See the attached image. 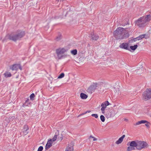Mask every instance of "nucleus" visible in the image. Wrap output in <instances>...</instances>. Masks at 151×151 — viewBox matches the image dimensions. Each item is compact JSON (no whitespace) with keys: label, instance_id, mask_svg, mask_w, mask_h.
<instances>
[{"label":"nucleus","instance_id":"1","mask_svg":"<svg viewBox=\"0 0 151 151\" xmlns=\"http://www.w3.org/2000/svg\"><path fill=\"white\" fill-rule=\"evenodd\" d=\"M24 35L25 33L24 32L19 31L11 34L9 35V39L10 40L16 42L20 40Z\"/></svg>","mask_w":151,"mask_h":151},{"label":"nucleus","instance_id":"2","mask_svg":"<svg viewBox=\"0 0 151 151\" xmlns=\"http://www.w3.org/2000/svg\"><path fill=\"white\" fill-rule=\"evenodd\" d=\"M123 31H124L123 28L121 27L117 28L114 32V37L117 40L123 39V37L122 35Z\"/></svg>","mask_w":151,"mask_h":151},{"label":"nucleus","instance_id":"3","mask_svg":"<svg viewBox=\"0 0 151 151\" xmlns=\"http://www.w3.org/2000/svg\"><path fill=\"white\" fill-rule=\"evenodd\" d=\"M142 98V100L147 101L151 98V89L147 88L146 90L143 92Z\"/></svg>","mask_w":151,"mask_h":151},{"label":"nucleus","instance_id":"4","mask_svg":"<svg viewBox=\"0 0 151 151\" xmlns=\"http://www.w3.org/2000/svg\"><path fill=\"white\" fill-rule=\"evenodd\" d=\"M147 143L143 141L137 140V146L136 149L138 150H141L148 146Z\"/></svg>","mask_w":151,"mask_h":151},{"label":"nucleus","instance_id":"5","mask_svg":"<svg viewBox=\"0 0 151 151\" xmlns=\"http://www.w3.org/2000/svg\"><path fill=\"white\" fill-rule=\"evenodd\" d=\"M66 51V50L64 48H59L56 50V53L57 56L59 59H61L62 57V55Z\"/></svg>","mask_w":151,"mask_h":151},{"label":"nucleus","instance_id":"6","mask_svg":"<svg viewBox=\"0 0 151 151\" xmlns=\"http://www.w3.org/2000/svg\"><path fill=\"white\" fill-rule=\"evenodd\" d=\"M143 18V17H141L137 19L135 22L136 25L139 27L144 26L146 23Z\"/></svg>","mask_w":151,"mask_h":151},{"label":"nucleus","instance_id":"7","mask_svg":"<svg viewBox=\"0 0 151 151\" xmlns=\"http://www.w3.org/2000/svg\"><path fill=\"white\" fill-rule=\"evenodd\" d=\"M110 104L109 103L108 101H106L101 104V106L102 107L101 108V110L103 114H104V113L105 109L106 107L107 106Z\"/></svg>","mask_w":151,"mask_h":151},{"label":"nucleus","instance_id":"8","mask_svg":"<svg viewBox=\"0 0 151 151\" xmlns=\"http://www.w3.org/2000/svg\"><path fill=\"white\" fill-rule=\"evenodd\" d=\"M97 86V83L93 84L88 88L87 91L89 93H91L96 88Z\"/></svg>","mask_w":151,"mask_h":151},{"label":"nucleus","instance_id":"9","mask_svg":"<svg viewBox=\"0 0 151 151\" xmlns=\"http://www.w3.org/2000/svg\"><path fill=\"white\" fill-rule=\"evenodd\" d=\"M115 115L114 111L113 109H111L106 114V116L107 118L113 117Z\"/></svg>","mask_w":151,"mask_h":151},{"label":"nucleus","instance_id":"10","mask_svg":"<svg viewBox=\"0 0 151 151\" xmlns=\"http://www.w3.org/2000/svg\"><path fill=\"white\" fill-rule=\"evenodd\" d=\"M119 47L122 49L128 50H130L128 48V43H123L121 44Z\"/></svg>","mask_w":151,"mask_h":151},{"label":"nucleus","instance_id":"11","mask_svg":"<svg viewBox=\"0 0 151 151\" xmlns=\"http://www.w3.org/2000/svg\"><path fill=\"white\" fill-rule=\"evenodd\" d=\"M65 151H73V144L70 143L68 144L67 147L66 148Z\"/></svg>","mask_w":151,"mask_h":151},{"label":"nucleus","instance_id":"12","mask_svg":"<svg viewBox=\"0 0 151 151\" xmlns=\"http://www.w3.org/2000/svg\"><path fill=\"white\" fill-rule=\"evenodd\" d=\"M52 142L51 140H48L46 144L45 149L46 150H47L49 149L52 146Z\"/></svg>","mask_w":151,"mask_h":151},{"label":"nucleus","instance_id":"13","mask_svg":"<svg viewBox=\"0 0 151 151\" xmlns=\"http://www.w3.org/2000/svg\"><path fill=\"white\" fill-rule=\"evenodd\" d=\"M25 106H28L30 107L31 106V103L29 101V99H27V100L25 101V102L22 105L23 107Z\"/></svg>","mask_w":151,"mask_h":151},{"label":"nucleus","instance_id":"14","mask_svg":"<svg viewBox=\"0 0 151 151\" xmlns=\"http://www.w3.org/2000/svg\"><path fill=\"white\" fill-rule=\"evenodd\" d=\"M99 36L98 35L94 34L93 33L91 34V38L94 40H96L98 39Z\"/></svg>","mask_w":151,"mask_h":151},{"label":"nucleus","instance_id":"15","mask_svg":"<svg viewBox=\"0 0 151 151\" xmlns=\"http://www.w3.org/2000/svg\"><path fill=\"white\" fill-rule=\"evenodd\" d=\"M125 135H123L122 137L119 138L118 140L116 141V143L117 144H120L123 141L124 138L125 137Z\"/></svg>","mask_w":151,"mask_h":151},{"label":"nucleus","instance_id":"16","mask_svg":"<svg viewBox=\"0 0 151 151\" xmlns=\"http://www.w3.org/2000/svg\"><path fill=\"white\" fill-rule=\"evenodd\" d=\"M144 18L143 19L145 21V23L147 22L150 21L151 18V16L150 14L147 15L146 17H143Z\"/></svg>","mask_w":151,"mask_h":151},{"label":"nucleus","instance_id":"17","mask_svg":"<svg viewBox=\"0 0 151 151\" xmlns=\"http://www.w3.org/2000/svg\"><path fill=\"white\" fill-rule=\"evenodd\" d=\"M28 129L29 128L28 126L27 125H24L23 127V132L24 133L25 135H26L28 133V132H27V131Z\"/></svg>","mask_w":151,"mask_h":151},{"label":"nucleus","instance_id":"18","mask_svg":"<svg viewBox=\"0 0 151 151\" xmlns=\"http://www.w3.org/2000/svg\"><path fill=\"white\" fill-rule=\"evenodd\" d=\"M145 123H148L149 122L147 121L146 120H141L136 122V123L134 124V125H137Z\"/></svg>","mask_w":151,"mask_h":151},{"label":"nucleus","instance_id":"19","mask_svg":"<svg viewBox=\"0 0 151 151\" xmlns=\"http://www.w3.org/2000/svg\"><path fill=\"white\" fill-rule=\"evenodd\" d=\"M129 142H130L129 145L130 146L135 147L136 148V146H137V141H132Z\"/></svg>","mask_w":151,"mask_h":151},{"label":"nucleus","instance_id":"20","mask_svg":"<svg viewBox=\"0 0 151 151\" xmlns=\"http://www.w3.org/2000/svg\"><path fill=\"white\" fill-rule=\"evenodd\" d=\"M14 118H15V116H10L9 118H6L5 120V121H6L7 123H9V122L13 121Z\"/></svg>","mask_w":151,"mask_h":151},{"label":"nucleus","instance_id":"21","mask_svg":"<svg viewBox=\"0 0 151 151\" xmlns=\"http://www.w3.org/2000/svg\"><path fill=\"white\" fill-rule=\"evenodd\" d=\"M18 66V65L14 64L10 67V69L12 70H17Z\"/></svg>","mask_w":151,"mask_h":151},{"label":"nucleus","instance_id":"22","mask_svg":"<svg viewBox=\"0 0 151 151\" xmlns=\"http://www.w3.org/2000/svg\"><path fill=\"white\" fill-rule=\"evenodd\" d=\"M124 31L123 32L122 36L123 37V39L128 38L129 36V34L128 32L125 33Z\"/></svg>","mask_w":151,"mask_h":151},{"label":"nucleus","instance_id":"23","mask_svg":"<svg viewBox=\"0 0 151 151\" xmlns=\"http://www.w3.org/2000/svg\"><path fill=\"white\" fill-rule=\"evenodd\" d=\"M80 97L82 99H86L88 97V96L86 94L81 93L80 94Z\"/></svg>","mask_w":151,"mask_h":151},{"label":"nucleus","instance_id":"24","mask_svg":"<svg viewBox=\"0 0 151 151\" xmlns=\"http://www.w3.org/2000/svg\"><path fill=\"white\" fill-rule=\"evenodd\" d=\"M4 75L6 78L12 76V74L6 71L4 73Z\"/></svg>","mask_w":151,"mask_h":151},{"label":"nucleus","instance_id":"25","mask_svg":"<svg viewBox=\"0 0 151 151\" xmlns=\"http://www.w3.org/2000/svg\"><path fill=\"white\" fill-rule=\"evenodd\" d=\"M62 36L61 34L59 33L58 36L56 37L55 39V40L57 41H59L62 39Z\"/></svg>","mask_w":151,"mask_h":151},{"label":"nucleus","instance_id":"26","mask_svg":"<svg viewBox=\"0 0 151 151\" xmlns=\"http://www.w3.org/2000/svg\"><path fill=\"white\" fill-rule=\"evenodd\" d=\"M138 45H134L133 46H131L130 47V48L133 50H135L137 48Z\"/></svg>","mask_w":151,"mask_h":151},{"label":"nucleus","instance_id":"27","mask_svg":"<svg viewBox=\"0 0 151 151\" xmlns=\"http://www.w3.org/2000/svg\"><path fill=\"white\" fill-rule=\"evenodd\" d=\"M145 34H142L140 35L138 37H137V38L138 39V40H139L142 39V38H144L146 36Z\"/></svg>","mask_w":151,"mask_h":151},{"label":"nucleus","instance_id":"28","mask_svg":"<svg viewBox=\"0 0 151 151\" xmlns=\"http://www.w3.org/2000/svg\"><path fill=\"white\" fill-rule=\"evenodd\" d=\"M77 50L75 49L73 50H72L71 51V53L73 55H76L77 54Z\"/></svg>","mask_w":151,"mask_h":151},{"label":"nucleus","instance_id":"29","mask_svg":"<svg viewBox=\"0 0 151 151\" xmlns=\"http://www.w3.org/2000/svg\"><path fill=\"white\" fill-rule=\"evenodd\" d=\"M35 96V95L34 93H32V94H31L30 96V99L32 100H34V98Z\"/></svg>","mask_w":151,"mask_h":151},{"label":"nucleus","instance_id":"30","mask_svg":"<svg viewBox=\"0 0 151 151\" xmlns=\"http://www.w3.org/2000/svg\"><path fill=\"white\" fill-rule=\"evenodd\" d=\"M64 73H61L58 77V78H63L64 76Z\"/></svg>","mask_w":151,"mask_h":151},{"label":"nucleus","instance_id":"31","mask_svg":"<svg viewBox=\"0 0 151 151\" xmlns=\"http://www.w3.org/2000/svg\"><path fill=\"white\" fill-rule=\"evenodd\" d=\"M100 119L102 122H104L105 121V118L103 115L100 116Z\"/></svg>","mask_w":151,"mask_h":151},{"label":"nucleus","instance_id":"32","mask_svg":"<svg viewBox=\"0 0 151 151\" xmlns=\"http://www.w3.org/2000/svg\"><path fill=\"white\" fill-rule=\"evenodd\" d=\"M57 135H55L54 137L52 139H50V140H51V141L52 142H53L55 141L56 140L57 138Z\"/></svg>","mask_w":151,"mask_h":151},{"label":"nucleus","instance_id":"33","mask_svg":"<svg viewBox=\"0 0 151 151\" xmlns=\"http://www.w3.org/2000/svg\"><path fill=\"white\" fill-rule=\"evenodd\" d=\"M134 147H128L127 149V151H130L132 150H134Z\"/></svg>","mask_w":151,"mask_h":151},{"label":"nucleus","instance_id":"34","mask_svg":"<svg viewBox=\"0 0 151 151\" xmlns=\"http://www.w3.org/2000/svg\"><path fill=\"white\" fill-rule=\"evenodd\" d=\"M43 147L42 146H40L38 148L37 151H42L43 150Z\"/></svg>","mask_w":151,"mask_h":151},{"label":"nucleus","instance_id":"35","mask_svg":"<svg viewBox=\"0 0 151 151\" xmlns=\"http://www.w3.org/2000/svg\"><path fill=\"white\" fill-rule=\"evenodd\" d=\"M91 116L94 117L96 118H97L98 117V116L97 114H91Z\"/></svg>","mask_w":151,"mask_h":151},{"label":"nucleus","instance_id":"36","mask_svg":"<svg viewBox=\"0 0 151 151\" xmlns=\"http://www.w3.org/2000/svg\"><path fill=\"white\" fill-rule=\"evenodd\" d=\"M137 40H138V39L137 38V37L132 40V41H134V42L136 41Z\"/></svg>","mask_w":151,"mask_h":151},{"label":"nucleus","instance_id":"37","mask_svg":"<svg viewBox=\"0 0 151 151\" xmlns=\"http://www.w3.org/2000/svg\"><path fill=\"white\" fill-rule=\"evenodd\" d=\"M86 114V112H84V113H82V114H81L80 115H79V116H81V115H84V114Z\"/></svg>","mask_w":151,"mask_h":151},{"label":"nucleus","instance_id":"38","mask_svg":"<svg viewBox=\"0 0 151 151\" xmlns=\"http://www.w3.org/2000/svg\"><path fill=\"white\" fill-rule=\"evenodd\" d=\"M19 66V68L21 70H22V68L21 67V66L20 65H18V66Z\"/></svg>","mask_w":151,"mask_h":151},{"label":"nucleus","instance_id":"39","mask_svg":"<svg viewBox=\"0 0 151 151\" xmlns=\"http://www.w3.org/2000/svg\"><path fill=\"white\" fill-rule=\"evenodd\" d=\"M92 138H93V141H96L97 140V139L95 137H92Z\"/></svg>","mask_w":151,"mask_h":151},{"label":"nucleus","instance_id":"40","mask_svg":"<svg viewBox=\"0 0 151 151\" xmlns=\"http://www.w3.org/2000/svg\"><path fill=\"white\" fill-rule=\"evenodd\" d=\"M91 111L90 110H88L85 112H86V114L88 113H89V112H91Z\"/></svg>","mask_w":151,"mask_h":151},{"label":"nucleus","instance_id":"41","mask_svg":"<svg viewBox=\"0 0 151 151\" xmlns=\"http://www.w3.org/2000/svg\"><path fill=\"white\" fill-rule=\"evenodd\" d=\"M145 126L147 127H149V125L147 124H145Z\"/></svg>","mask_w":151,"mask_h":151},{"label":"nucleus","instance_id":"42","mask_svg":"<svg viewBox=\"0 0 151 151\" xmlns=\"http://www.w3.org/2000/svg\"><path fill=\"white\" fill-rule=\"evenodd\" d=\"M61 136L62 137H60V140H61L63 139V136L62 135Z\"/></svg>","mask_w":151,"mask_h":151},{"label":"nucleus","instance_id":"43","mask_svg":"<svg viewBox=\"0 0 151 151\" xmlns=\"http://www.w3.org/2000/svg\"><path fill=\"white\" fill-rule=\"evenodd\" d=\"M127 145H129V144L128 143H127Z\"/></svg>","mask_w":151,"mask_h":151},{"label":"nucleus","instance_id":"44","mask_svg":"<svg viewBox=\"0 0 151 151\" xmlns=\"http://www.w3.org/2000/svg\"><path fill=\"white\" fill-rule=\"evenodd\" d=\"M90 137H92L91 136H90Z\"/></svg>","mask_w":151,"mask_h":151}]
</instances>
